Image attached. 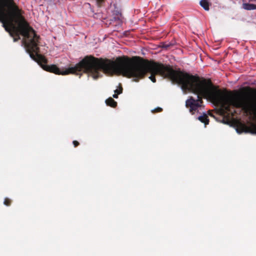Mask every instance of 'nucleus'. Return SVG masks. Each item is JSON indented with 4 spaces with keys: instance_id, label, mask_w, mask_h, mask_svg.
<instances>
[{
    "instance_id": "nucleus-12",
    "label": "nucleus",
    "mask_w": 256,
    "mask_h": 256,
    "mask_svg": "<svg viewBox=\"0 0 256 256\" xmlns=\"http://www.w3.org/2000/svg\"><path fill=\"white\" fill-rule=\"evenodd\" d=\"M250 1H256V0H249Z\"/></svg>"
},
{
    "instance_id": "nucleus-7",
    "label": "nucleus",
    "mask_w": 256,
    "mask_h": 256,
    "mask_svg": "<svg viewBox=\"0 0 256 256\" xmlns=\"http://www.w3.org/2000/svg\"><path fill=\"white\" fill-rule=\"evenodd\" d=\"M115 92H116L117 94H115L113 95V97L114 98H118V94H120L122 92V90H115Z\"/></svg>"
},
{
    "instance_id": "nucleus-3",
    "label": "nucleus",
    "mask_w": 256,
    "mask_h": 256,
    "mask_svg": "<svg viewBox=\"0 0 256 256\" xmlns=\"http://www.w3.org/2000/svg\"><path fill=\"white\" fill-rule=\"evenodd\" d=\"M242 8L246 10H254L256 9V5L252 4L244 3Z\"/></svg>"
},
{
    "instance_id": "nucleus-8",
    "label": "nucleus",
    "mask_w": 256,
    "mask_h": 256,
    "mask_svg": "<svg viewBox=\"0 0 256 256\" xmlns=\"http://www.w3.org/2000/svg\"><path fill=\"white\" fill-rule=\"evenodd\" d=\"M162 110V108H158L156 109H154L153 110H152V112H161Z\"/></svg>"
},
{
    "instance_id": "nucleus-5",
    "label": "nucleus",
    "mask_w": 256,
    "mask_h": 256,
    "mask_svg": "<svg viewBox=\"0 0 256 256\" xmlns=\"http://www.w3.org/2000/svg\"><path fill=\"white\" fill-rule=\"evenodd\" d=\"M200 4L205 10H209L210 4L208 0H200Z\"/></svg>"
},
{
    "instance_id": "nucleus-6",
    "label": "nucleus",
    "mask_w": 256,
    "mask_h": 256,
    "mask_svg": "<svg viewBox=\"0 0 256 256\" xmlns=\"http://www.w3.org/2000/svg\"><path fill=\"white\" fill-rule=\"evenodd\" d=\"M106 103L108 106H110L112 107H115L116 106V102L114 100L110 98L106 100Z\"/></svg>"
},
{
    "instance_id": "nucleus-11",
    "label": "nucleus",
    "mask_w": 256,
    "mask_h": 256,
    "mask_svg": "<svg viewBox=\"0 0 256 256\" xmlns=\"http://www.w3.org/2000/svg\"><path fill=\"white\" fill-rule=\"evenodd\" d=\"M98 1H99L100 2H102V0H98Z\"/></svg>"
},
{
    "instance_id": "nucleus-9",
    "label": "nucleus",
    "mask_w": 256,
    "mask_h": 256,
    "mask_svg": "<svg viewBox=\"0 0 256 256\" xmlns=\"http://www.w3.org/2000/svg\"><path fill=\"white\" fill-rule=\"evenodd\" d=\"M4 204L6 206H9V204L10 203V200H8V199H5L4 200Z\"/></svg>"
},
{
    "instance_id": "nucleus-10",
    "label": "nucleus",
    "mask_w": 256,
    "mask_h": 256,
    "mask_svg": "<svg viewBox=\"0 0 256 256\" xmlns=\"http://www.w3.org/2000/svg\"><path fill=\"white\" fill-rule=\"evenodd\" d=\"M73 144H74V146L75 147H76V146H77L78 145V142H77L76 140H74L73 142Z\"/></svg>"
},
{
    "instance_id": "nucleus-4",
    "label": "nucleus",
    "mask_w": 256,
    "mask_h": 256,
    "mask_svg": "<svg viewBox=\"0 0 256 256\" xmlns=\"http://www.w3.org/2000/svg\"><path fill=\"white\" fill-rule=\"evenodd\" d=\"M198 118L201 122L204 123L205 125L208 124L209 120L208 116L206 114H204L203 115L199 116Z\"/></svg>"
},
{
    "instance_id": "nucleus-1",
    "label": "nucleus",
    "mask_w": 256,
    "mask_h": 256,
    "mask_svg": "<svg viewBox=\"0 0 256 256\" xmlns=\"http://www.w3.org/2000/svg\"><path fill=\"white\" fill-rule=\"evenodd\" d=\"M101 72L108 74H122L134 78L136 82L148 72L150 74L148 78L153 82H156V74L168 78L180 85L184 92H188L198 95L196 100L190 96L186 102V106L192 114L196 112L200 113L199 111L202 108V98L220 105L223 112L228 115H234L236 112L234 108H240L246 113L252 108V104L248 99L237 94L223 93L209 80L174 70L170 66L154 62H132L128 58H118L114 62L94 58V79L100 76Z\"/></svg>"
},
{
    "instance_id": "nucleus-2",
    "label": "nucleus",
    "mask_w": 256,
    "mask_h": 256,
    "mask_svg": "<svg viewBox=\"0 0 256 256\" xmlns=\"http://www.w3.org/2000/svg\"><path fill=\"white\" fill-rule=\"evenodd\" d=\"M0 22L10 34H36L12 0H0Z\"/></svg>"
}]
</instances>
